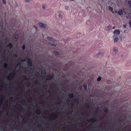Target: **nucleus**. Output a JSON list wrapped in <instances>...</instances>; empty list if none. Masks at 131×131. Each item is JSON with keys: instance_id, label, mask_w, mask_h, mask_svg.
<instances>
[{"instance_id": "obj_1", "label": "nucleus", "mask_w": 131, "mask_h": 131, "mask_svg": "<svg viewBox=\"0 0 131 131\" xmlns=\"http://www.w3.org/2000/svg\"><path fill=\"white\" fill-rule=\"evenodd\" d=\"M66 89L64 86H63L62 88L60 86L58 89H53L51 88L49 91L50 94L59 96L61 98H63V97L66 93Z\"/></svg>"}, {"instance_id": "obj_2", "label": "nucleus", "mask_w": 131, "mask_h": 131, "mask_svg": "<svg viewBox=\"0 0 131 131\" xmlns=\"http://www.w3.org/2000/svg\"><path fill=\"white\" fill-rule=\"evenodd\" d=\"M57 117V115L55 114H53L51 115L49 117L54 119H56Z\"/></svg>"}, {"instance_id": "obj_3", "label": "nucleus", "mask_w": 131, "mask_h": 131, "mask_svg": "<svg viewBox=\"0 0 131 131\" xmlns=\"http://www.w3.org/2000/svg\"><path fill=\"white\" fill-rule=\"evenodd\" d=\"M87 84L86 83H84V84L83 86L84 89V90L85 92L83 93L82 94H81V95H82V94L84 95V94H85V92H86V91H87Z\"/></svg>"}, {"instance_id": "obj_4", "label": "nucleus", "mask_w": 131, "mask_h": 131, "mask_svg": "<svg viewBox=\"0 0 131 131\" xmlns=\"http://www.w3.org/2000/svg\"><path fill=\"white\" fill-rule=\"evenodd\" d=\"M39 26L43 28L45 27L46 26L45 24H43V23H39Z\"/></svg>"}, {"instance_id": "obj_5", "label": "nucleus", "mask_w": 131, "mask_h": 131, "mask_svg": "<svg viewBox=\"0 0 131 131\" xmlns=\"http://www.w3.org/2000/svg\"><path fill=\"white\" fill-rule=\"evenodd\" d=\"M114 35H118L120 33V31L119 30H115L113 32Z\"/></svg>"}, {"instance_id": "obj_6", "label": "nucleus", "mask_w": 131, "mask_h": 131, "mask_svg": "<svg viewBox=\"0 0 131 131\" xmlns=\"http://www.w3.org/2000/svg\"><path fill=\"white\" fill-rule=\"evenodd\" d=\"M27 63L28 66H31L32 65V63L31 60L29 58H28L27 61Z\"/></svg>"}, {"instance_id": "obj_7", "label": "nucleus", "mask_w": 131, "mask_h": 131, "mask_svg": "<svg viewBox=\"0 0 131 131\" xmlns=\"http://www.w3.org/2000/svg\"><path fill=\"white\" fill-rule=\"evenodd\" d=\"M96 121V119L95 118H93L90 119L89 120V121L91 122L92 123H93L94 122Z\"/></svg>"}, {"instance_id": "obj_8", "label": "nucleus", "mask_w": 131, "mask_h": 131, "mask_svg": "<svg viewBox=\"0 0 131 131\" xmlns=\"http://www.w3.org/2000/svg\"><path fill=\"white\" fill-rule=\"evenodd\" d=\"M53 75H51L48 76H47V80H51L53 78Z\"/></svg>"}, {"instance_id": "obj_9", "label": "nucleus", "mask_w": 131, "mask_h": 131, "mask_svg": "<svg viewBox=\"0 0 131 131\" xmlns=\"http://www.w3.org/2000/svg\"><path fill=\"white\" fill-rule=\"evenodd\" d=\"M24 85H19L17 87H16V90H18V88H24Z\"/></svg>"}, {"instance_id": "obj_10", "label": "nucleus", "mask_w": 131, "mask_h": 131, "mask_svg": "<svg viewBox=\"0 0 131 131\" xmlns=\"http://www.w3.org/2000/svg\"><path fill=\"white\" fill-rule=\"evenodd\" d=\"M6 47H8L9 49H10L11 48L13 47L11 43H10L8 44L7 45Z\"/></svg>"}, {"instance_id": "obj_11", "label": "nucleus", "mask_w": 131, "mask_h": 131, "mask_svg": "<svg viewBox=\"0 0 131 131\" xmlns=\"http://www.w3.org/2000/svg\"><path fill=\"white\" fill-rule=\"evenodd\" d=\"M13 89H14L13 88H12L11 87H9L7 88V91H9L10 92H12L13 90Z\"/></svg>"}, {"instance_id": "obj_12", "label": "nucleus", "mask_w": 131, "mask_h": 131, "mask_svg": "<svg viewBox=\"0 0 131 131\" xmlns=\"http://www.w3.org/2000/svg\"><path fill=\"white\" fill-rule=\"evenodd\" d=\"M47 38L49 40L52 41L53 42H54L55 41V40L54 39L51 37H48Z\"/></svg>"}, {"instance_id": "obj_13", "label": "nucleus", "mask_w": 131, "mask_h": 131, "mask_svg": "<svg viewBox=\"0 0 131 131\" xmlns=\"http://www.w3.org/2000/svg\"><path fill=\"white\" fill-rule=\"evenodd\" d=\"M69 97H70V98H73L74 97V94L73 93H70L69 95Z\"/></svg>"}, {"instance_id": "obj_14", "label": "nucleus", "mask_w": 131, "mask_h": 131, "mask_svg": "<svg viewBox=\"0 0 131 131\" xmlns=\"http://www.w3.org/2000/svg\"><path fill=\"white\" fill-rule=\"evenodd\" d=\"M36 113L38 115H39L41 114V111L39 110H36Z\"/></svg>"}, {"instance_id": "obj_15", "label": "nucleus", "mask_w": 131, "mask_h": 131, "mask_svg": "<svg viewBox=\"0 0 131 131\" xmlns=\"http://www.w3.org/2000/svg\"><path fill=\"white\" fill-rule=\"evenodd\" d=\"M118 39V38L117 37H115L114 40L113 41L114 43H116L117 42Z\"/></svg>"}, {"instance_id": "obj_16", "label": "nucleus", "mask_w": 131, "mask_h": 131, "mask_svg": "<svg viewBox=\"0 0 131 131\" xmlns=\"http://www.w3.org/2000/svg\"><path fill=\"white\" fill-rule=\"evenodd\" d=\"M8 65L6 63H4V69H7L8 68Z\"/></svg>"}, {"instance_id": "obj_17", "label": "nucleus", "mask_w": 131, "mask_h": 131, "mask_svg": "<svg viewBox=\"0 0 131 131\" xmlns=\"http://www.w3.org/2000/svg\"><path fill=\"white\" fill-rule=\"evenodd\" d=\"M15 74V73L14 71H13L11 72L10 74V75H12V76H13V77L14 76Z\"/></svg>"}, {"instance_id": "obj_18", "label": "nucleus", "mask_w": 131, "mask_h": 131, "mask_svg": "<svg viewBox=\"0 0 131 131\" xmlns=\"http://www.w3.org/2000/svg\"><path fill=\"white\" fill-rule=\"evenodd\" d=\"M35 83H36V85H38L39 83V81L37 79H36L35 80Z\"/></svg>"}, {"instance_id": "obj_19", "label": "nucleus", "mask_w": 131, "mask_h": 131, "mask_svg": "<svg viewBox=\"0 0 131 131\" xmlns=\"http://www.w3.org/2000/svg\"><path fill=\"white\" fill-rule=\"evenodd\" d=\"M104 111L105 113H107L108 111V110L107 108H105L104 109Z\"/></svg>"}, {"instance_id": "obj_20", "label": "nucleus", "mask_w": 131, "mask_h": 131, "mask_svg": "<svg viewBox=\"0 0 131 131\" xmlns=\"http://www.w3.org/2000/svg\"><path fill=\"white\" fill-rule=\"evenodd\" d=\"M109 9L111 11L112 13H114V12L113 10V8L112 7H110Z\"/></svg>"}, {"instance_id": "obj_21", "label": "nucleus", "mask_w": 131, "mask_h": 131, "mask_svg": "<svg viewBox=\"0 0 131 131\" xmlns=\"http://www.w3.org/2000/svg\"><path fill=\"white\" fill-rule=\"evenodd\" d=\"M114 51L115 53L117 52L118 50L116 48H114Z\"/></svg>"}, {"instance_id": "obj_22", "label": "nucleus", "mask_w": 131, "mask_h": 131, "mask_svg": "<svg viewBox=\"0 0 131 131\" xmlns=\"http://www.w3.org/2000/svg\"><path fill=\"white\" fill-rule=\"evenodd\" d=\"M118 14L120 15H121L122 14H123V11L122 10H121L120 12H118Z\"/></svg>"}, {"instance_id": "obj_23", "label": "nucleus", "mask_w": 131, "mask_h": 131, "mask_svg": "<svg viewBox=\"0 0 131 131\" xmlns=\"http://www.w3.org/2000/svg\"><path fill=\"white\" fill-rule=\"evenodd\" d=\"M1 99V101L0 102V107L1 106L2 103L3 99Z\"/></svg>"}, {"instance_id": "obj_24", "label": "nucleus", "mask_w": 131, "mask_h": 131, "mask_svg": "<svg viewBox=\"0 0 131 131\" xmlns=\"http://www.w3.org/2000/svg\"><path fill=\"white\" fill-rule=\"evenodd\" d=\"M50 44L52 46H56V44L54 43H51Z\"/></svg>"}, {"instance_id": "obj_25", "label": "nucleus", "mask_w": 131, "mask_h": 131, "mask_svg": "<svg viewBox=\"0 0 131 131\" xmlns=\"http://www.w3.org/2000/svg\"><path fill=\"white\" fill-rule=\"evenodd\" d=\"M13 76H12L10 75H9V80H12L13 78Z\"/></svg>"}, {"instance_id": "obj_26", "label": "nucleus", "mask_w": 131, "mask_h": 131, "mask_svg": "<svg viewBox=\"0 0 131 131\" xmlns=\"http://www.w3.org/2000/svg\"><path fill=\"white\" fill-rule=\"evenodd\" d=\"M101 77H99L97 79V80L98 81H100L101 80Z\"/></svg>"}, {"instance_id": "obj_27", "label": "nucleus", "mask_w": 131, "mask_h": 131, "mask_svg": "<svg viewBox=\"0 0 131 131\" xmlns=\"http://www.w3.org/2000/svg\"><path fill=\"white\" fill-rule=\"evenodd\" d=\"M2 2L4 4H5L6 3V1L5 0H2Z\"/></svg>"}, {"instance_id": "obj_28", "label": "nucleus", "mask_w": 131, "mask_h": 131, "mask_svg": "<svg viewBox=\"0 0 131 131\" xmlns=\"http://www.w3.org/2000/svg\"><path fill=\"white\" fill-rule=\"evenodd\" d=\"M18 37V35H15V39H17Z\"/></svg>"}, {"instance_id": "obj_29", "label": "nucleus", "mask_w": 131, "mask_h": 131, "mask_svg": "<svg viewBox=\"0 0 131 131\" xmlns=\"http://www.w3.org/2000/svg\"><path fill=\"white\" fill-rule=\"evenodd\" d=\"M42 8L43 9H45V6L44 5H42Z\"/></svg>"}, {"instance_id": "obj_30", "label": "nucleus", "mask_w": 131, "mask_h": 131, "mask_svg": "<svg viewBox=\"0 0 131 131\" xmlns=\"http://www.w3.org/2000/svg\"><path fill=\"white\" fill-rule=\"evenodd\" d=\"M129 24L131 28V20L129 21Z\"/></svg>"}, {"instance_id": "obj_31", "label": "nucleus", "mask_w": 131, "mask_h": 131, "mask_svg": "<svg viewBox=\"0 0 131 131\" xmlns=\"http://www.w3.org/2000/svg\"><path fill=\"white\" fill-rule=\"evenodd\" d=\"M25 45H24L23 46V47H22V48L23 49H25Z\"/></svg>"}, {"instance_id": "obj_32", "label": "nucleus", "mask_w": 131, "mask_h": 131, "mask_svg": "<svg viewBox=\"0 0 131 131\" xmlns=\"http://www.w3.org/2000/svg\"><path fill=\"white\" fill-rule=\"evenodd\" d=\"M128 4L129 5V6H131V1H129Z\"/></svg>"}, {"instance_id": "obj_33", "label": "nucleus", "mask_w": 131, "mask_h": 131, "mask_svg": "<svg viewBox=\"0 0 131 131\" xmlns=\"http://www.w3.org/2000/svg\"><path fill=\"white\" fill-rule=\"evenodd\" d=\"M6 78L7 79L9 80V75H8V76L6 77Z\"/></svg>"}, {"instance_id": "obj_34", "label": "nucleus", "mask_w": 131, "mask_h": 131, "mask_svg": "<svg viewBox=\"0 0 131 131\" xmlns=\"http://www.w3.org/2000/svg\"><path fill=\"white\" fill-rule=\"evenodd\" d=\"M62 15L61 14H59V18H61L62 17Z\"/></svg>"}, {"instance_id": "obj_35", "label": "nucleus", "mask_w": 131, "mask_h": 131, "mask_svg": "<svg viewBox=\"0 0 131 131\" xmlns=\"http://www.w3.org/2000/svg\"><path fill=\"white\" fill-rule=\"evenodd\" d=\"M7 83L6 84H6V85L9 84V82L8 81H7Z\"/></svg>"}, {"instance_id": "obj_36", "label": "nucleus", "mask_w": 131, "mask_h": 131, "mask_svg": "<svg viewBox=\"0 0 131 131\" xmlns=\"http://www.w3.org/2000/svg\"><path fill=\"white\" fill-rule=\"evenodd\" d=\"M126 25H123V27L124 28H126Z\"/></svg>"}, {"instance_id": "obj_37", "label": "nucleus", "mask_w": 131, "mask_h": 131, "mask_svg": "<svg viewBox=\"0 0 131 131\" xmlns=\"http://www.w3.org/2000/svg\"><path fill=\"white\" fill-rule=\"evenodd\" d=\"M34 27L36 28V30H37V27H36V26H34Z\"/></svg>"}, {"instance_id": "obj_38", "label": "nucleus", "mask_w": 131, "mask_h": 131, "mask_svg": "<svg viewBox=\"0 0 131 131\" xmlns=\"http://www.w3.org/2000/svg\"><path fill=\"white\" fill-rule=\"evenodd\" d=\"M39 127H41V125L39 124Z\"/></svg>"}, {"instance_id": "obj_39", "label": "nucleus", "mask_w": 131, "mask_h": 131, "mask_svg": "<svg viewBox=\"0 0 131 131\" xmlns=\"http://www.w3.org/2000/svg\"><path fill=\"white\" fill-rule=\"evenodd\" d=\"M2 47V45L0 43V48H1Z\"/></svg>"}, {"instance_id": "obj_40", "label": "nucleus", "mask_w": 131, "mask_h": 131, "mask_svg": "<svg viewBox=\"0 0 131 131\" xmlns=\"http://www.w3.org/2000/svg\"><path fill=\"white\" fill-rule=\"evenodd\" d=\"M27 2H29L30 1V0H25Z\"/></svg>"}, {"instance_id": "obj_41", "label": "nucleus", "mask_w": 131, "mask_h": 131, "mask_svg": "<svg viewBox=\"0 0 131 131\" xmlns=\"http://www.w3.org/2000/svg\"><path fill=\"white\" fill-rule=\"evenodd\" d=\"M59 52H57V54H59Z\"/></svg>"}, {"instance_id": "obj_42", "label": "nucleus", "mask_w": 131, "mask_h": 131, "mask_svg": "<svg viewBox=\"0 0 131 131\" xmlns=\"http://www.w3.org/2000/svg\"><path fill=\"white\" fill-rule=\"evenodd\" d=\"M15 57H17V54H16L15 55Z\"/></svg>"}, {"instance_id": "obj_43", "label": "nucleus", "mask_w": 131, "mask_h": 131, "mask_svg": "<svg viewBox=\"0 0 131 131\" xmlns=\"http://www.w3.org/2000/svg\"><path fill=\"white\" fill-rule=\"evenodd\" d=\"M115 12L116 13H117V12L116 11H115Z\"/></svg>"}, {"instance_id": "obj_44", "label": "nucleus", "mask_w": 131, "mask_h": 131, "mask_svg": "<svg viewBox=\"0 0 131 131\" xmlns=\"http://www.w3.org/2000/svg\"><path fill=\"white\" fill-rule=\"evenodd\" d=\"M26 61L25 59H24V61Z\"/></svg>"}, {"instance_id": "obj_45", "label": "nucleus", "mask_w": 131, "mask_h": 131, "mask_svg": "<svg viewBox=\"0 0 131 131\" xmlns=\"http://www.w3.org/2000/svg\"><path fill=\"white\" fill-rule=\"evenodd\" d=\"M3 83H4L5 82V81H3Z\"/></svg>"}, {"instance_id": "obj_46", "label": "nucleus", "mask_w": 131, "mask_h": 131, "mask_svg": "<svg viewBox=\"0 0 131 131\" xmlns=\"http://www.w3.org/2000/svg\"><path fill=\"white\" fill-rule=\"evenodd\" d=\"M75 123H77L76 121H75Z\"/></svg>"}, {"instance_id": "obj_47", "label": "nucleus", "mask_w": 131, "mask_h": 131, "mask_svg": "<svg viewBox=\"0 0 131 131\" xmlns=\"http://www.w3.org/2000/svg\"><path fill=\"white\" fill-rule=\"evenodd\" d=\"M114 27H113V29H114Z\"/></svg>"}, {"instance_id": "obj_48", "label": "nucleus", "mask_w": 131, "mask_h": 131, "mask_svg": "<svg viewBox=\"0 0 131 131\" xmlns=\"http://www.w3.org/2000/svg\"><path fill=\"white\" fill-rule=\"evenodd\" d=\"M71 1H74V0H71Z\"/></svg>"}, {"instance_id": "obj_49", "label": "nucleus", "mask_w": 131, "mask_h": 131, "mask_svg": "<svg viewBox=\"0 0 131 131\" xmlns=\"http://www.w3.org/2000/svg\"><path fill=\"white\" fill-rule=\"evenodd\" d=\"M2 98V99H3V98Z\"/></svg>"}, {"instance_id": "obj_50", "label": "nucleus", "mask_w": 131, "mask_h": 131, "mask_svg": "<svg viewBox=\"0 0 131 131\" xmlns=\"http://www.w3.org/2000/svg\"><path fill=\"white\" fill-rule=\"evenodd\" d=\"M11 98L12 99V98Z\"/></svg>"}]
</instances>
